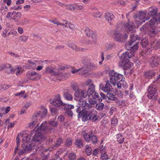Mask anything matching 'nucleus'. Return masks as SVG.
Listing matches in <instances>:
<instances>
[{"label":"nucleus","instance_id":"f257e3e1","mask_svg":"<svg viewBox=\"0 0 160 160\" xmlns=\"http://www.w3.org/2000/svg\"><path fill=\"white\" fill-rule=\"evenodd\" d=\"M47 124L46 122H43L41 125L36 130L33 129L31 132V134L35 133V134L32 139V142L34 144L35 142L38 144L41 143L42 140L43 139V137L40 132L46 131V132H53L54 129L52 127L49 128L48 127Z\"/></svg>","mask_w":160,"mask_h":160},{"label":"nucleus","instance_id":"f03ea898","mask_svg":"<svg viewBox=\"0 0 160 160\" xmlns=\"http://www.w3.org/2000/svg\"><path fill=\"white\" fill-rule=\"evenodd\" d=\"M160 21V19L159 18H154L151 19L146 24L140 28V30L146 31L148 30V28L149 27L151 29L148 32V34L151 37H154L158 32L159 30L157 28Z\"/></svg>","mask_w":160,"mask_h":160},{"label":"nucleus","instance_id":"7ed1b4c3","mask_svg":"<svg viewBox=\"0 0 160 160\" xmlns=\"http://www.w3.org/2000/svg\"><path fill=\"white\" fill-rule=\"evenodd\" d=\"M22 142L25 143L22 145V149L19 150V152L18 153L19 156L22 155L26 152L30 151L35 148V145L32 142L31 136L28 135L23 137Z\"/></svg>","mask_w":160,"mask_h":160},{"label":"nucleus","instance_id":"20e7f679","mask_svg":"<svg viewBox=\"0 0 160 160\" xmlns=\"http://www.w3.org/2000/svg\"><path fill=\"white\" fill-rule=\"evenodd\" d=\"M78 103L79 106L77 108L76 112L78 113V118L81 117L83 121V115L85 113V110L88 111V109L91 108L92 107L91 105L87 103L85 100L82 99H79Z\"/></svg>","mask_w":160,"mask_h":160},{"label":"nucleus","instance_id":"39448f33","mask_svg":"<svg viewBox=\"0 0 160 160\" xmlns=\"http://www.w3.org/2000/svg\"><path fill=\"white\" fill-rule=\"evenodd\" d=\"M93 107L92 106L91 108L88 111L85 110V113L83 115L82 121L85 122L90 120L95 122L98 120L97 112L96 110L93 108Z\"/></svg>","mask_w":160,"mask_h":160},{"label":"nucleus","instance_id":"423d86ee","mask_svg":"<svg viewBox=\"0 0 160 160\" xmlns=\"http://www.w3.org/2000/svg\"><path fill=\"white\" fill-rule=\"evenodd\" d=\"M140 37L136 35H131L130 41L125 45L126 48L128 50L129 49L136 51L138 48L139 42Z\"/></svg>","mask_w":160,"mask_h":160},{"label":"nucleus","instance_id":"0eeeda50","mask_svg":"<svg viewBox=\"0 0 160 160\" xmlns=\"http://www.w3.org/2000/svg\"><path fill=\"white\" fill-rule=\"evenodd\" d=\"M95 87L94 85H92L91 88H88V104L91 107L96 104V99L99 96L98 94L95 91Z\"/></svg>","mask_w":160,"mask_h":160},{"label":"nucleus","instance_id":"6e6552de","mask_svg":"<svg viewBox=\"0 0 160 160\" xmlns=\"http://www.w3.org/2000/svg\"><path fill=\"white\" fill-rule=\"evenodd\" d=\"M149 19L145 12H140L138 16L136 17L135 21L137 22L138 24H141L145 21Z\"/></svg>","mask_w":160,"mask_h":160},{"label":"nucleus","instance_id":"1a4fd4ad","mask_svg":"<svg viewBox=\"0 0 160 160\" xmlns=\"http://www.w3.org/2000/svg\"><path fill=\"white\" fill-rule=\"evenodd\" d=\"M114 40L119 42H122L125 41L128 38V35L125 33L122 35L118 32H115L113 34Z\"/></svg>","mask_w":160,"mask_h":160},{"label":"nucleus","instance_id":"9d476101","mask_svg":"<svg viewBox=\"0 0 160 160\" xmlns=\"http://www.w3.org/2000/svg\"><path fill=\"white\" fill-rule=\"evenodd\" d=\"M84 32L86 34L89 38H91L92 39L91 43H95L96 40L97 38V35L96 33L92 31L88 27L86 28Z\"/></svg>","mask_w":160,"mask_h":160},{"label":"nucleus","instance_id":"9b49d317","mask_svg":"<svg viewBox=\"0 0 160 160\" xmlns=\"http://www.w3.org/2000/svg\"><path fill=\"white\" fill-rule=\"evenodd\" d=\"M119 65L124 70L130 69L133 65V63L130 62L129 60H121L118 62Z\"/></svg>","mask_w":160,"mask_h":160},{"label":"nucleus","instance_id":"f8f14e48","mask_svg":"<svg viewBox=\"0 0 160 160\" xmlns=\"http://www.w3.org/2000/svg\"><path fill=\"white\" fill-rule=\"evenodd\" d=\"M128 50H130L131 51H130V52L127 51L123 53L122 55L119 57V58L121 59V61L129 60V58H131L132 56H134V52L135 51H134L132 49L131 50L130 49Z\"/></svg>","mask_w":160,"mask_h":160},{"label":"nucleus","instance_id":"ddd939ff","mask_svg":"<svg viewBox=\"0 0 160 160\" xmlns=\"http://www.w3.org/2000/svg\"><path fill=\"white\" fill-rule=\"evenodd\" d=\"M27 76L28 79L32 80H37L39 79L40 78L39 74L34 71L28 72Z\"/></svg>","mask_w":160,"mask_h":160},{"label":"nucleus","instance_id":"4468645a","mask_svg":"<svg viewBox=\"0 0 160 160\" xmlns=\"http://www.w3.org/2000/svg\"><path fill=\"white\" fill-rule=\"evenodd\" d=\"M51 103L53 106L56 107H59L65 105V103H63L61 100L60 96L59 95H58L51 102Z\"/></svg>","mask_w":160,"mask_h":160},{"label":"nucleus","instance_id":"2eb2a0df","mask_svg":"<svg viewBox=\"0 0 160 160\" xmlns=\"http://www.w3.org/2000/svg\"><path fill=\"white\" fill-rule=\"evenodd\" d=\"M134 27L135 26L133 23L132 22H131L129 23L127 22L125 24H124L123 26L122 27V28H123V29H124L127 32H133Z\"/></svg>","mask_w":160,"mask_h":160},{"label":"nucleus","instance_id":"dca6fc26","mask_svg":"<svg viewBox=\"0 0 160 160\" xmlns=\"http://www.w3.org/2000/svg\"><path fill=\"white\" fill-rule=\"evenodd\" d=\"M55 68H54L48 67L45 69V73H52L55 76H59L62 75L59 72H57L54 70Z\"/></svg>","mask_w":160,"mask_h":160},{"label":"nucleus","instance_id":"f3484780","mask_svg":"<svg viewBox=\"0 0 160 160\" xmlns=\"http://www.w3.org/2000/svg\"><path fill=\"white\" fill-rule=\"evenodd\" d=\"M149 63L152 67H157L158 65L157 57L155 56L151 57L149 60Z\"/></svg>","mask_w":160,"mask_h":160},{"label":"nucleus","instance_id":"a211bd4d","mask_svg":"<svg viewBox=\"0 0 160 160\" xmlns=\"http://www.w3.org/2000/svg\"><path fill=\"white\" fill-rule=\"evenodd\" d=\"M112 86L110 85L109 81H108L106 83L105 86L102 88V90L104 92H108L112 91Z\"/></svg>","mask_w":160,"mask_h":160},{"label":"nucleus","instance_id":"6ab92c4d","mask_svg":"<svg viewBox=\"0 0 160 160\" xmlns=\"http://www.w3.org/2000/svg\"><path fill=\"white\" fill-rule=\"evenodd\" d=\"M35 150L37 152H43V151H44L45 152H46L48 151H49L50 152L51 150L49 148L48 149H45V148H44L42 147L40 145H37L36 146Z\"/></svg>","mask_w":160,"mask_h":160},{"label":"nucleus","instance_id":"aec40b11","mask_svg":"<svg viewBox=\"0 0 160 160\" xmlns=\"http://www.w3.org/2000/svg\"><path fill=\"white\" fill-rule=\"evenodd\" d=\"M114 18V16L112 13L107 12L105 14L106 20L111 24V22Z\"/></svg>","mask_w":160,"mask_h":160},{"label":"nucleus","instance_id":"412c9836","mask_svg":"<svg viewBox=\"0 0 160 160\" xmlns=\"http://www.w3.org/2000/svg\"><path fill=\"white\" fill-rule=\"evenodd\" d=\"M155 72L153 71H148L145 72L144 74V77L148 79H151L153 76L155 75Z\"/></svg>","mask_w":160,"mask_h":160},{"label":"nucleus","instance_id":"4be33fe9","mask_svg":"<svg viewBox=\"0 0 160 160\" xmlns=\"http://www.w3.org/2000/svg\"><path fill=\"white\" fill-rule=\"evenodd\" d=\"M117 86L118 89H121L122 87L124 88L127 86V83L125 80L123 81H119L117 82Z\"/></svg>","mask_w":160,"mask_h":160},{"label":"nucleus","instance_id":"5701e85b","mask_svg":"<svg viewBox=\"0 0 160 160\" xmlns=\"http://www.w3.org/2000/svg\"><path fill=\"white\" fill-rule=\"evenodd\" d=\"M92 15L95 17L100 18L101 12L98 11L97 9H93Z\"/></svg>","mask_w":160,"mask_h":160},{"label":"nucleus","instance_id":"b1692460","mask_svg":"<svg viewBox=\"0 0 160 160\" xmlns=\"http://www.w3.org/2000/svg\"><path fill=\"white\" fill-rule=\"evenodd\" d=\"M64 98L68 101H71L72 99V96L68 92H65L63 94Z\"/></svg>","mask_w":160,"mask_h":160},{"label":"nucleus","instance_id":"393cba45","mask_svg":"<svg viewBox=\"0 0 160 160\" xmlns=\"http://www.w3.org/2000/svg\"><path fill=\"white\" fill-rule=\"evenodd\" d=\"M150 91H148L147 96L148 98L150 99H154L156 98L157 93H154L153 92H151Z\"/></svg>","mask_w":160,"mask_h":160},{"label":"nucleus","instance_id":"a878e982","mask_svg":"<svg viewBox=\"0 0 160 160\" xmlns=\"http://www.w3.org/2000/svg\"><path fill=\"white\" fill-rule=\"evenodd\" d=\"M148 91H150L151 92H153L154 93H157V89H156V87L152 85L149 86L148 89Z\"/></svg>","mask_w":160,"mask_h":160},{"label":"nucleus","instance_id":"bb28decb","mask_svg":"<svg viewBox=\"0 0 160 160\" xmlns=\"http://www.w3.org/2000/svg\"><path fill=\"white\" fill-rule=\"evenodd\" d=\"M80 69L81 70L79 72V74L83 75L84 77H86L88 75L87 70H85L83 68H80Z\"/></svg>","mask_w":160,"mask_h":160},{"label":"nucleus","instance_id":"cd10ccee","mask_svg":"<svg viewBox=\"0 0 160 160\" xmlns=\"http://www.w3.org/2000/svg\"><path fill=\"white\" fill-rule=\"evenodd\" d=\"M87 68L90 69H94L97 68V65L93 62H91L87 64Z\"/></svg>","mask_w":160,"mask_h":160},{"label":"nucleus","instance_id":"c85d7f7f","mask_svg":"<svg viewBox=\"0 0 160 160\" xmlns=\"http://www.w3.org/2000/svg\"><path fill=\"white\" fill-rule=\"evenodd\" d=\"M81 98H86L87 96H88L89 94L88 92V91L86 90H81Z\"/></svg>","mask_w":160,"mask_h":160},{"label":"nucleus","instance_id":"c756f323","mask_svg":"<svg viewBox=\"0 0 160 160\" xmlns=\"http://www.w3.org/2000/svg\"><path fill=\"white\" fill-rule=\"evenodd\" d=\"M51 113L52 116H55L57 115L59 112L58 109L56 108H51Z\"/></svg>","mask_w":160,"mask_h":160},{"label":"nucleus","instance_id":"7c9ffc66","mask_svg":"<svg viewBox=\"0 0 160 160\" xmlns=\"http://www.w3.org/2000/svg\"><path fill=\"white\" fill-rule=\"evenodd\" d=\"M47 124L48 127H49V128H50L51 127H49L48 126V124H49V125L52 126L53 127H57L58 126V122H56L55 121L53 120L49 122L48 123L47 122H45ZM52 128V127H51Z\"/></svg>","mask_w":160,"mask_h":160},{"label":"nucleus","instance_id":"2f4dec72","mask_svg":"<svg viewBox=\"0 0 160 160\" xmlns=\"http://www.w3.org/2000/svg\"><path fill=\"white\" fill-rule=\"evenodd\" d=\"M149 14L152 16H156L157 14V8H150L149 9Z\"/></svg>","mask_w":160,"mask_h":160},{"label":"nucleus","instance_id":"473e14b6","mask_svg":"<svg viewBox=\"0 0 160 160\" xmlns=\"http://www.w3.org/2000/svg\"><path fill=\"white\" fill-rule=\"evenodd\" d=\"M107 97L109 100L112 101L115 100L116 98L117 99V98L115 97L114 95L111 93H108L107 95Z\"/></svg>","mask_w":160,"mask_h":160},{"label":"nucleus","instance_id":"72a5a7b5","mask_svg":"<svg viewBox=\"0 0 160 160\" xmlns=\"http://www.w3.org/2000/svg\"><path fill=\"white\" fill-rule=\"evenodd\" d=\"M118 73L114 71H111L109 73V75L110 77H113L117 79V77Z\"/></svg>","mask_w":160,"mask_h":160},{"label":"nucleus","instance_id":"f704fd0d","mask_svg":"<svg viewBox=\"0 0 160 160\" xmlns=\"http://www.w3.org/2000/svg\"><path fill=\"white\" fill-rule=\"evenodd\" d=\"M104 104L102 103H99L97 104L96 106V108L98 110H102L104 107Z\"/></svg>","mask_w":160,"mask_h":160},{"label":"nucleus","instance_id":"c9c22d12","mask_svg":"<svg viewBox=\"0 0 160 160\" xmlns=\"http://www.w3.org/2000/svg\"><path fill=\"white\" fill-rule=\"evenodd\" d=\"M68 158V160H75L76 155L74 153H71L69 154Z\"/></svg>","mask_w":160,"mask_h":160},{"label":"nucleus","instance_id":"e433bc0d","mask_svg":"<svg viewBox=\"0 0 160 160\" xmlns=\"http://www.w3.org/2000/svg\"><path fill=\"white\" fill-rule=\"evenodd\" d=\"M23 134H22L21 133H19L18 134L16 138V144L17 145H19L20 141V137L23 138Z\"/></svg>","mask_w":160,"mask_h":160},{"label":"nucleus","instance_id":"4c0bfd02","mask_svg":"<svg viewBox=\"0 0 160 160\" xmlns=\"http://www.w3.org/2000/svg\"><path fill=\"white\" fill-rule=\"evenodd\" d=\"M64 106H65L64 108L65 110H71L72 109H73L74 108L73 105L71 104H68L65 103Z\"/></svg>","mask_w":160,"mask_h":160},{"label":"nucleus","instance_id":"58836bf2","mask_svg":"<svg viewBox=\"0 0 160 160\" xmlns=\"http://www.w3.org/2000/svg\"><path fill=\"white\" fill-rule=\"evenodd\" d=\"M75 144L77 147L79 148H81L82 146V142L80 139H77L76 140Z\"/></svg>","mask_w":160,"mask_h":160},{"label":"nucleus","instance_id":"ea45409f","mask_svg":"<svg viewBox=\"0 0 160 160\" xmlns=\"http://www.w3.org/2000/svg\"><path fill=\"white\" fill-rule=\"evenodd\" d=\"M36 61L32 59H30L28 60V62L30 64L31 66H32V68L34 69L36 66Z\"/></svg>","mask_w":160,"mask_h":160},{"label":"nucleus","instance_id":"a19ab883","mask_svg":"<svg viewBox=\"0 0 160 160\" xmlns=\"http://www.w3.org/2000/svg\"><path fill=\"white\" fill-rule=\"evenodd\" d=\"M22 68L21 67L18 66V67H16V74L17 75H18L21 74L22 73Z\"/></svg>","mask_w":160,"mask_h":160},{"label":"nucleus","instance_id":"79ce46f5","mask_svg":"<svg viewBox=\"0 0 160 160\" xmlns=\"http://www.w3.org/2000/svg\"><path fill=\"white\" fill-rule=\"evenodd\" d=\"M118 141L119 143H123L124 141V138L121 134H118Z\"/></svg>","mask_w":160,"mask_h":160},{"label":"nucleus","instance_id":"37998d69","mask_svg":"<svg viewBox=\"0 0 160 160\" xmlns=\"http://www.w3.org/2000/svg\"><path fill=\"white\" fill-rule=\"evenodd\" d=\"M62 142V140L61 139L59 138L56 141V142L54 144L53 146V148H55L54 147L57 148L58 147L61 143Z\"/></svg>","mask_w":160,"mask_h":160},{"label":"nucleus","instance_id":"c03bdc74","mask_svg":"<svg viewBox=\"0 0 160 160\" xmlns=\"http://www.w3.org/2000/svg\"><path fill=\"white\" fill-rule=\"evenodd\" d=\"M148 41L147 39L145 38L142 40L141 44L143 48L145 47L148 44Z\"/></svg>","mask_w":160,"mask_h":160},{"label":"nucleus","instance_id":"a18cd8bd","mask_svg":"<svg viewBox=\"0 0 160 160\" xmlns=\"http://www.w3.org/2000/svg\"><path fill=\"white\" fill-rule=\"evenodd\" d=\"M92 151V149L91 148L87 145L86 146L85 152L87 155L88 156H89L91 154Z\"/></svg>","mask_w":160,"mask_h":160},{"label":"nucleus","instance_id":"49530a36","mask_svg":"<svg viewBox=\"0 0 160 160\" xmlns=\"http://www.w3.org/2000/svg\"><path fill=\"white\" fill-rule=\"evenodd\" d=\"M65 8L67 9H69L71 11H75L74 4L66 5Z\"/></svg>","mask_w":160,"mask_h":160},{"label":"nucleus","instance_id":"de8ad7c7","mask_svg":"<svg viewBox=\"0 0 160 160\" xmlns=\"http://www.w3.org/2000/svg\"><path fill=\"white\" fill-rule=\"evenodd\" d=\"M101 153V157L103 160H106L108 159V156L105 151H102Z\"/></svg>","mask_w":160,"mask_h":160},{"label":"nucleus","instance_id":"09e8293b","mask_svg":"<svg viewBox=\"0 0 160 160\" xmlns=\"http://www.w3.org/2000/svg\"><path fill=\"white\" fill-rule=\"evenodd\" d=\"M65 27L71 29H73L74 28V26L73 24L69 23L68 21H66L65 22Z\"/></svg>","mask_w":160,"mask_h":160},{"label":"nucleus","instance_id":"8fccbe9b","mask_svg":"<svg viewBox=\"0 0 160 160\" xmlns=\"http://www.w3.org/2000/svg\"><path fill=\"white\" fill-rule=\"evenodd\" d=\"M90 140L92 143L94 144L98 142V138L95 135H92L90 138Z\"/></svg>","mask_w":160,"mask_h":160},{"label":"nucleus","instance_id":"3c124183","mask_svg":"<svg viewBox=\"0 0 160 160\" xmlns=\"http://www.w3.org/2000/svg\"><path fill=\"white\" fill-rule=\"evenodd\" d=\"M83 138L87 142H89L90 140V135L87 133H85L83 134Z\"/></svg>","mask_w":160,"mask_h":160},{"label":"nucleus","instance_id":"603ef678","mask_svg":"<svg viewBox=\"0 0 160 160\" xmlns=\"http://www.w3.org/2000/svg\"><path fill=\"white\" fill-rule=\"evenodd\" d=\"M42 112H41V117L43 118L47 114V109L45 108H42Z\"/></svg>","mask_w":160,"mask_h":160},{"label":"nucleus","instance_id":"864d4df0","mask_svg":"<svg viewBox=\"0 0 160 160\" xmlns=\"http://www.w3.org/2000/svg\"><path fill=\"white\" fill-rule=\"evenodd\" d=\"M85 84L88 86H89L88 88H91L92 85H94L92 83V81L90 79L87 80L85 82Z\"/></svg>","mask_w":160,"mask_h":160},{"label":"nucleus","instance_id":"5fc2aeb1","mask_svg":"<svg viewBox=\"0 0 160 160\" xmlns=\"http://www.w3.org/2000/svg\"><path fill=\"white\" fill-rule=\"evenodd\" d=\"M118 121V119L115 117H114L112 119L111 123L113 126H116L117 124Z\"/></svg>","mask_w":160,"mask_h":160},{"label":"nucleus","instance_id":"6e6d98bb","mask_svg":"<svg viewBox=\"0 0 160 160\" xmlns=\"http://www.w3.org/2000/svg\"><path fill=\"white\" fill-rule=\"evenodd\" d=\"M115 91L114 92V93L116 95H117L120 98H122V97L123 94L122 92L119 90L118 91V90H115Z\"/></svg>","mask_w":160,"mask_h":160},{"label":"nucleus","instance_id":"4d7b16f0","mask_svg":"<svg viewBox=\"0 0 160 160\" xmlns=\"http://www.w3.org/2000/svg\"><path fill=\"white\" fill-rule=\"evenodd\" d=\"M41 111H38L33 115V118L35 119L36 118H42L41 117Z\"/></svg>","mask_w":160,"mask_h":160},{"label":"nucleus","instance_id":"13d9d810","mask_svg":"<svg viewBox=\"0 0 160 160\" xmlns=\"http://www.w3.org/2000/svg\"><path fill=\"white\" fill-rule=\"evenodd\" d=\"M74 7L75 10H83V6L82 5L74 4Z\"/></svg>","mask_w":160,"mask_h":160},{"label":"nucleus","instance_id":"bf43d9fd","mask_svg":"<svg viewBox=\"0 0 160 160\" xmlns=\"http://www.w3.org/2000/svg\"><path fill=\"white\" fill-rule=\"evenodd\" d=\"M81 89H79L78 90L76 91L74 93V96L76 98L81 97Z\"/></svg>","mask_w":160,"mask_h":160},{"label":"nucleus","instance_id":"052dcab7","mask_svg":"<svg viewBox=\"0 0 160 160\" xmlns=\"http://www.w3.org/2000/svg\"><path fill=\"white\" fill-rule=\"evenodd\" d=\"M25 93L24 91H22L20 92H18L14 94V95L16 96H19L20 98L22 97L24 95Z\"/></svg>","mask_w":160,"mask_h":160},{"label":"nucleus","instance_id":"680f3d73","mask_svg":"<svg viewBox=\"0 0 160 160\" xmlns=\"http://www.w3.org/2000/svg\"><path fill=\"white\" fill-rule=\"evenodd\" d=\"M28 38V36H21L20 37L19 40L20 41L23 42L26 41Z\"/></svg>","mask_w":160,"mask_h":160},{"label":"nucleus","instance_id":"e2e57ef3","mask_svg":"<svg viewBox=\"0 0 160 160\" xmlns=\"http://www.w3.org/2000/svg\"><path fill=\"white\" fill-rule=\"evenodd\" d=\"M80 70V69H77L74 67H72L71 68V72L73 74H75L78 72H79Z\"/></svg>","mask_w":160,"mask_h":160},{"label":"nucleus","instance_id":"0e129e2a","mask_svg":"<svg viewBox=\"0 0 160 160\" xmlns=\"http://www.w3.org/2000/svg\"><path fill=\"white\" fill-rule=\"evenodd\" d=\"M118 79H120V81H123L125 80V78L123 75L121 74L118 73L117 77V80H118Z\"/></svg>","mask_w":160,"mask_h":160},{"label":"nucleus","instance_id":"69168bd1","mask_svg":"<svg viewBox=\"0 0 160 160\" xmlns=\"http://www.w3.org/2000/svg\"><path fill=\"white\" fill-rule=\"evenodd\" d=\"M117 80V79L113 77H111L109 81L112 84L115 85Z\"/></svg>","mask_w":160,"mask_h":160},{"label":"nucleus","instance_id":"338daca9","mask_svg":"<svg viewBox=\"0 0 160 160\" xmlns=\"http://www.w3.org/2000/svg\"><path fill=\"white\" fill-rule=\"evenodd\" d=\"M72 144V141L70 139H68L65 142V145L67 147H69L71 146Z\"/></svg>","mask_w":160,"mask_h":160},{"label":"nucleus","instance_id":"774afa93","mask_svg":"<svg viewBox=\"0 0 160 160\" xmlns=\"http://www.w3.org/2000/svg\"><path fill=\"white\" fill-rule=\"evenodd\" d=\"M50 154L48 152L47 154L46 155H44L42 158V160H48L49 159V156Z\"/></svg>","mask_w":160,"mask_h":160}]
</instances>
